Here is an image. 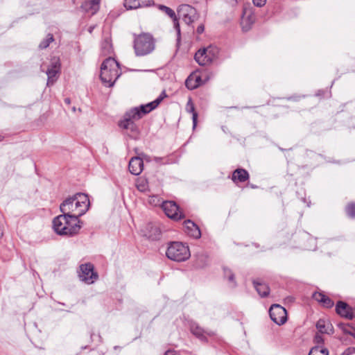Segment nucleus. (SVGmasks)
Returning <instances> with one entry per match:
<instances>
[{
  "instance_id": "nucleus-1",
  "label": "nucleus",
  "mask_w": 355,
  "mask_h": 355,
  "mask_svg": "<svg viewBox=\"0 0 355 355\" xmlns=\"http://www.w3.org/2000/svg\"><path fill=\"white\" fill-rule=\"evenodd\" d=\"M83 222L75 215L60 214L53 220L55 232L64 236L71 237L78 234Z\"/></svg>"
},
{
  "instance_id": "nucleus-2",
  "label": "nucleus",
  "mask_w": 355,
  "mask_h": 355,
  "mask_svg": "<svg viewBox=\"0 0 355 355\" xmlns=\"http://www.w3.org/2000/svg\"><path fill=\"white\" fill-rule=\"evenodd\" d=\"M119 62L112 58H106L101 67L100 78L103 84L111 87L121 76Z\"/></svg>"
},
{
  "instance_id": "nucleus-3",
  "label": "nucleus",
  "mask_w": 355,
  "mask_h": 355,
  "mask_svg": "<svg viewBox=\"0 0 355 355\" xmlns=\"http://www.w3.org/2000/svg\"><path fill=\"white\" fill-rule=\"evenodd\" d=\"M133 46L137 56H144L155 49V40L150 33L135 35Z\"/></svg>"
},
{
  "instance_id": "nucleus-4",
  "label": "nucleus",
  "mask_w": 355,
  "mask_h": 355,
  "mask_svg": "<svg viewBox=\"0 0 355 355\" xmlns=\"http://www.w3.org/2000/svg\"><path fill=\"white\" fill-rule=\"evenodd\" d=\"M139 119V112L136 109H131L125 112L123 119L119 122V126L126 130L130 137L136 139L139 135V130L134 121Z\"/></svg>"
},
{
  "instance_id": "nucleus-5",
  "label": "nucleus",
  "mask_w": 355,
  "mask_h": 355,
  "mask_svg": "<svg viewBox=\"0 0 355 355\" xmlns=\"http://www.w3.org/2000/svg\"><path fill=\"white\" fill-rule=\"evenodd\" d=\"M166 255L172 261L181 262L187 260L191 253L188 245L182 242L174 241L169 243Z\"/></svg>"
},
{
  "instance_id": "nucleus-6",
  "label": "nucleus",
  "mask_w": 355,
  "mask_h": 355,
  "mask_svg": "<svg viewBox=\"0 0 355 355\" xmlns=\"http://www.w3.org/2000/svg\"><path fill=\"white\" fill-rule=\"evenodd\" d=\"M178 13L180 18L188 25L196 21L199 15L196 8L188 4H182L179 6Z\"/></svg>"
},
{
  "instance_id": "nucleus-7",
  "label": "nucleus",
  "mask_w": 355,
  "mask_h": 355,
  "mask_svg": "<svg viewBox=\"0 0 355 355\" xmlns=\"http://www.w3.org/2000/svg\"><path fill=\"white\" fill-rule=\"evenodd\" d=\"M79 277L87 284H93L98 277L96 272L94 271V265L91 263H86L80 266Z\"/></svg>"
},
{
  "instance_id": "nucleus-8",
  "label": "nucleus",
  "mask_w": 355,
  "mask_h": 355,
  "mask_svg": "<svg viewBox=\"0 0 355 355\" xmlns=\"http://www.w3.org/2000/svg\"><path fill=\"white\" fill-rule=\"evenodd\" d=\"M270 319L277 324H284L287 320V311L279 304H272L269 309Z\"/></svg>"
},
{
  "instance_id": "nucleus-9",
  "label": "nucleus",
  "mask_w": 355,
  "mask_h": 355,
  "mask_svg": "<svg viewBox=\"0 0 355 355\" xmlns=\"http://www.w3.org/2000/svg\"><path fill=\"white\" fill-rule=\"evenodd\" d=\"M162 208L165 214L173 220L178 221L184 218V214L174 201L163 202Z\"/></svg>"
},
{
  "instance_id": "nucleus-10",
  "label": "nucleus",
  "mask_w": 355,
  "mask_h": 355,
  "mask_svg": "<svg viewBox=\"0 0 355 355\" xmlns=\"http://www.w3.org/2000/svg\"><path fill=\"white\" fill-rule=\"evenodd\" d=\"M73 199H76V202H74V203L78 209L77 218H79L80 216L85 214L89 209L90 205L89 197L85 193H77L73 196Z\"/></svg>"
},
{
  "instance_id": "nucleus-11",
  "label": "nucleus",
  "mask_w": 355,
  "mask_h": 355,
  "mask_svg": "<svg viewBox=\"0 0 355 355\" xmlns=\"http://www.w3.org/2000/svg\"><path fill=\"white\" fill-rule=\"evenodd\" d=\"M166 96V94L165 92L163 91L155 101L146 105H141L139 107H134L133 109H136L139 112V116H140L141 119L143 115L146 114L155 109Z\"/></svg>"
},
{
  "instance_id": "nucleus-12",
  "label": "nucleus",
  "mask_w": 355,
  "mask_h": 355,
  "mask_svg": "<svg viewBox=\"0 0 355 355\" xmlns=\"http://www.w3.org/2000/svg\"><path fill=\"white\" fill-rule=\"evenodd\" d=\"M60 71V62L58 59H54L51 62L49 67L46 71V74L48 76L47 79V85L51 86L53 85L55 82L57 80L58 74Z\"/></svg>"
},
{
  "instance_id": "nucleus-13",
  "label": "nucleus",
  "mask_w": 355,
  "mask_h": 355,
  "mask_svg": "<svg viewBox=\"0 0 355 355\" xmlns=\"http://www.w3.org/2000/svg\"><path fill=\"white\" fill-rule=\"evenodd\" d=\"M76 199L73 196L65 199L60 205V210L62 214L78 216V209L74 203Z\"/></svg>"
},
{
  "instance_id": "nucleus-14",
  "label": "nucleus",
  "mask_w": 355,
  "mask_h": 355,
  "mask_svg": "<svg viewBox=\"0 0 355 355\" xmlns=\"http://www.w3.org/2000/svg\"><path fill=\"white\" fill-rule=\"evenodd\" d=\"M143 235L152 241L159 240L161 237V230L154 223H148L142 230Z\"/></svg>"
},
{
  "instance_id": "nucleus-15",
  "label": "nucleus",
  "mask_w": 355,
  "mask_h": 355,
  "mask_svg": "<svg viewBox=\"0 0 355 355\" xmlns=\"http://www.w3.org/2000/svg\"><path fill=\"white\" fill-rule=\"evenodd\" d=\"M256 17L251 9L244 8L241 17V24L243 31H248L255 21Z\"/></svg>"
},
{
  "instance_id": "nucleus-16",
  "label": "nucleus",
  "mask_w": 355,
  "mask_h": 355,
  "mask_svg": "<svg viewBox=\"0 0 355 355\" xmlns=\"http://www.w3.org/2000/svg\"><path fill=\"white\" fill-rule=\"evenodd\" d=\"M158 8L164 12L168 17H170L173 21V26L177 33V41H180L181 31L178 19L176 17L175 12L173 10L164 5H159Z\"/></svg>"
},
{
  "instance_id": "nucleus-17",
  "label": "nucleus",
  "mask_w": 355,
  "mask_h": 355,
  "mask_svg": "<svg viewBox=\"0 0 355 355\" xmlns=\"http://www.w3.org/2000/svg\"><path fill=\"white\" fill-rule=\"evenodd\" d=\"M336 311L341 317L348 320L354 318L353 307L349 306L346 302L338 301L336 305Z\"/></svg>"
},
{
  "instance_id": "nucleus-18",
  "label": "nucleus",
  "mask_w": 355,
  "mask_h": 355,
  "mask_svg": "<svg viewBox=\"0 0 355 355\" xmlns=\"http://www.w3.org/2000/svg\"><path fill=\"white\" fill-rule=\"evenodd\" d=\"M185 232L191 237L199 239L201 236V232L199 227L192 220L188 219L184 222Z\"/></svg>"
},
{
  "instance_id": "nucleus-19",
  "label": "nucleus",
  "mask_w": 355,
  "mask_h": 355,
  "mask_svg": "<svg viewBox=\"0 0 355 355\" xmlns=\"http://www.w3.org/2000/svg\"><path fill=\"white\" fill-rule=\"evenodd\" d=\"M144 168L143 159L139 157H132L129 162L128 169L129 171L135 175H139Z\"/></svg>"
},
{
  "instance_id": "nucleus-20",
  "label": "nucleus",
  "mask_w": 355,
  "mask_h": 355,
  "mask_svg": "<svg viewBox=\"0 0 355 355\" xmlns=\"http://www.w3.org/2000/svg\"><path fill=\"white\" fill-rule=\"evenodd\" d=\"M100 2L101 0H88L82 4L81 8L86 13L94 15L99 10Z\"/></svg>"
},
{
  "instance_id": "nucleus-21",
  "label": "nucleus",
  "mask_w": 355,
  "mask_h": 355,
  "mask_svg": "<svg viewBox=\"0 0 355 355\" xmlns=\"http://www.w3.org/2000/svg\"><path fill=\"white\" fill-rule=\"evenodd\" d=\"M195 60L199 65L205 66L211 62V58L205 53V49H199L194 55Z\"/></svg>"
},
{
  "instance_id": "nucleus-22",
  "label": "nucleus",
  "mask_w": 355,
  "mask_h": 355,
  "mask_svg": "<svg viewBox=\"0 0 355 355\" xmlns=\"http://www.w3.org/2000/svg\"><path fill=\"white\" fill-rule=\"evenodd\" d=\"M249 173L245 169L237 168L232 173V180L235 183L244 182L249 179Z\"/></svg>"
},
{
  "instance_id": "nucleus-23",
  "label": "nucleus",
  "mask_w": 355,
  "mask_h": 355,
  "mask_svg": "<svg viewBox=\"0 0 355 355\" xmlns=\"http://www.w3.org/2000/svg\"><path fill=\"white\" fill-rule=\"evenodd\" d=\"M313 298L317 302L321 303L326 308H331L334 303L329 297L320 292H315L313 294Z\"/></svg>"
},
{
  "instance_id": "nucleus-24",
  "label": "nucleus",
  "mask_w": 355,
  "mask_h": 355,
  "mask_svg": "<svg viewBox=\"0 0 355 355\" xmlns=\"http://www.w3.org/2000/svg\"><path fill=\"white\" fill-rule=\"evenodd\" d=\"M202 83V79L201 77L196 74H191L185 81V85L186 87L190 89H196L198 87H199Z\"/></svg>"
},
{
  "instance_id": "nucleus-25",
  "label": "nucleus",
  "mask_w": 355,
  "mask_h": 355,
  "mask_svg": "<svg viewBox=\"0 0 355 355\" xmlns=\"http://www.w3.org/2000/svg\"><path fill=\"white\" fill-rule=\"evenodd\" d=\"M253 285L258 294L261 297H267L269 295L270 288L266 284L262 283L259 280H254Z\"/></svg>"
},
{
  "instance_id": "nucleus-26",
  "label": "nucleus",
  "mask_w": 355,
  "mask_h": 355,
  "mask_svg": "<svg viewBox=\"0 0 355 355\" xmlns=\"http://www.w3.org/2000/svg\"><path fill=\"white\" fill-rule=\"evenodd\" d=\"M191 331L195 335L197 338L202 341H207V338L205 336V334L211 336L213 335L211 332H207L198 324H193L191 326Z\"/></svg>"
},
{
  "instance_id": "nucleus-27",
  "label": "nucleus",
  "mask_w": 355,
  "mask_h": 355,
  "mask_svg": "<svg viewBox=\"0 0 355 355\" xmlns=\"http://www.w3.org/2000/svg\"><path fill=\"white\" fill-rule=\"evenodd\" d=\"M317 329L322 334H330L332 331L331 324L323 319H320L316 323Z\"/></svg>"
},
{
  "instance_id": "nucleus-28",
  "label": "nucleus",
  "mask_w": 355,
  "mask_h": 355,
  "mask_svg": "<svg viewBox=\"0 0 355 355\" xmlns=\"http://www.w3.org/2000/svg\"><path fill=\"white\" fill-rule=\"evenodd\" d=\"M202 49H205V53L209 56L211 62L215 60L219 54V49L216 46L209 45L206 48H202Z\"/></svg>"
},
{
  "instance_id": "nucleus-29",
  "label": "nucleus",
  "mask_w": 355,
  "mask_h": 355,
  "mask_svg": "<svg viewBox=\"0 0 355 355\" xmlns=\"http://www.w3.org/2000/svg\"><path fill=\"white\" fill-rule=\"evenodd\" d=\"M187 110L189 112L192 113V120H193V128H194L197 123L198 114L195 111V107H194V105H193L191 98L189 100V101L187 104Z\"/></svg>"
},
{
  "instance_id": "nucleus-30",
  "label": "nucleus",
  "mask_w": 355,
  "mask_h": 355,
  "mask_svg": "<svg viewBox=\"0 0 355 355\" xmlns=\"http://www.w3.org/2000/svg\"><path fill=\"white\" fill-rule=\"evenodd\" d=\"M309 355H329V352L326 348L315 346L311 349Z\"/></svg>"
},
{
  "instance_id": "nucleus-31",
  "label": "nucleus",
  "mask_w": 355,
  "mask_h": 355,
  "mask_svg": "<svg viewBox=\"0 0 355 355\" xmlns=\"http://www.w3.org/2000/svg\"><path fill=\"white\" fill-rule=\"evenodd\" d=\"M54 41V37H53V35L51 33H49L47 35H46V37L44 38L39 44V49H46L47 47H49V46L50 45V44L51 42H53Z\"/></svg>"
},
{
  "instance_id": "nucleus-32",
  "label": "nucleus",
  "mask_w": 355,
  "mask_h": 355,
  "mask_svg": "<svg viewBox=\"0 0 355 355\" xmlns=\"http://www.w3.org/2000/svg\"><path fill=\"white\" fill-rule=\"evenodd\" d=\"M139 0H125L124 6L128 10L137 9L141 8Z\"/></svg>"
},
{
  "instance_id": "nucleus-33",
  "label": "nucleus",
  "mask_w": 355,
  "mask_h": 355,
  "mask_svg": "<svg viewBox=\"0 0 355 355\" xmlns=\"http://www.w3.org/2000/svg\"><path fill=\"white\" fill-rule=\"evenodd\" d=\"M137 188L141 192H146L148 190V182L146 180H140L137 182Z\"/></svg>"
},
{
  "instance_id": "nucleus-34",
  "label": "nucleus",
  "mask_w": 355,
  "mask_h": 355,
  "mask_svg": "<svg viewBox=\"0 0 355 355\" xmlns=\"http://www.w3.org/2000/svg\"><path fill=\"white\" fill-rule=\"evenodd\" d=\"M224 275L226 277H227L228 280L233 284V286H236V282L234 281V275L232 273L231 270L227 268H223Z\"/></svg>"
},
{
  "instance_id": "nucleus-35",
  "label": "nucleus",
  "mask_w": 355,
  "mask_h": 355,
  "mask_svg": "<svg viewBox=\"0 0 355 355\" xmlns=\"http://www.w3.org/2000/svg\"><path fill=\"white\" fill-rule=\"evenodd\" d=\"M346 212L349 217L355 218V203H349L346 207Z\"/></svg>"
},
{
  "instance_id": "nucleus-36",
  "label": "nucleus",
  "mask_w": 355,
  "mask_h": 355,
  "mask_svg": "<svg viewBox=\"0 0 355 355\" xmlns=\"http://www.w3.org/2000/svg\"><path fill=\"white\" fill-rule=\"evenodd\" d=\"M339 327L343 329V331L345 334L352 335V336H353L355 338V334L349 329V326L347 324H340Z\"/></svg>"
},
{
  "instance_id": "nucleus-37",
  "label": "nucleus",
  "mask_w": 355,
  "mask_h": 355,
  "mask_svg": "<svg viewBox=\"0 0 355 355\" xmlns=\"http://www.w3.org/2000/svg\"><path fill=\"white\" fill-rule=\"evenodd\" d=\"M139 4H141V8L148 7L153 4V0H139Z\"/></svg>"
},
{
  "instance_id": "nucleus-38",
  "label": "nucleus",
  "mask_w": 355,
  "mask_h": 355,
  "mask_svg": "<svg viewBox=\"0 0 355 355\" xmlns=\"http://www.w3.org/2000/svg\"><path fill=\"white\" fill-rule=\"evenodd\" d=\"M355 354V347H349L341 354V355H352Z\"/></svg>"
},
{
  "instance_id": "nucleus-39",
  "label": "nucleus",
  "mask_w": 355,
  "mask_h": 355,
  "mask_svg": "<svg viewBox=\"0 0 355 355\" xmlns=\"http://www.w3.org/2000/svg\"><path fill=\"white\" fill-rule=\"evenodd\" d=\"M252 2L256 6L262 7L266 4V0H252Z\"/></svg>"
},
{
  "instance_id": "nucleus-40",
  "label": "nucleus",
  "mask_w": 355,
  "mask_h": 355,
  "mask_svg": "<svg viewBox=\"0 0 355 355\" xmlns=\"http://www.w3.org/2000/svg\"><path fill=\"white\" fill-rule=\"evenodd\" d=\"M205 31V26L203 24L199 25L196 28V33L198 34H202Z\"/></svg>"
},
{
  "instance_id": "nucleus-41",
  "label": "nucleus",
  "mask_w": 355,
  "mask_h": 355,
  "mask_svg": "<svg viewBox=\"0 0 355 355\" xmlns=\"http://www.w3.org/2000/svg\"><path fill=\"white\" fill-rule=\"evenodd\" d=\"M164 355H176V353L172 350H168L165 352Z\"/></svg>"
},
{
  "instance_id": "nucleus-42",
  "label": "nucleus",
  "mask_w": 355,
  "mask_h": 355,
  "mask_svg": "<svg viewBox=\"0 0 355 355\" xmlns=\"http://www.w3.org/2000/svg\"><path fill=\"white\" fill-rule=\"evenodd\" d=\"M64 103L67 104V105H69L71 103V100L69 98H66L64 99Z\"/></svg>"
},
{
  "instance_id": "nucleus-43",
  "label": "nucleus",
  "mask_w": 355,
  "mask_h": 355,
  "mask_svg": "<svg viewBox=\"0 0 355 355\" xmlns=\"http://www.w3.org/2000/svg\"><path fill=\"white\" fill-rule=\"evenodd\" d=\"M288 100H294V101H297L298 100V97H294V96H292V97H289L288 98Z\"/></svg>"
},
{
  "instance_id": "nucleus-44",
  "label": "nucleus",
  "mask_w": 355,
  "mask_h": 355,
  "mask_svg": "<svg viewBox=\"0 0 355 355\" xmlns=\"http://www.w3.org/2000/svg\"><path fill=\"white\" fill-rule=\"evenodd\" d=\"M238 3V0H234L233 6H235Z\"/></svg>"
},
{
  "instance_id": "nucleus-45",
  "label": "nucleus",
  "mask_w": 355,
  "mask_h": 355,
  "mask_svg": "<svg viewBox=\"0 0 355 355\" xmlns=\"http://www.w3.org/2000/svg\"><path fill=\"white\" fill-rule=\"evenodd\" d=\"M354 318H355V306L353 307Z\"/></svg>"
},
{
  "instance_id": "nucleus-46",
  "label": "nucleus",
  "mask_w": 355,
  "mask_h": 355,
  "mask_svg": "<svg viewBox=\"0 0 355 355\" xmlns=\"http://www.w3.org/2000/svg\"><path fill=\"white\" fill-rule=\"evenodd\" d=\"M159 159H161V158H160V157H155V160H156V161L159 160Z\"/></svg>"
},
{
  "instance_id": "nucleus-47",
  "label": "nucleus",
  "mask_w": 355,
  "mask_h": 355,
  "mask_svg": "<svg viewBox=\"0 0 355 355\" xmlns=\"http://www.w3.org/2000/svg\"><path fill=\"white\" fill-rule=\"evenodd\" d=\"M3 234L0 232V238L2 236Z\"/></svg>"
},
{
  "instance_id": "nucleus-48",
  "label": "nucleus",
  "mask_w": 355,
  "mask_h": 355,
  "mask_svg": "<svg viewBox=\"0 0 355 355\" xmlns=\"http://www.w3.org/2000/svg\"><path fill=\"white\" fill-rule=\"evenodd\" d=\"M176 355H178V354L176 353Z\"/></svg>"
}]
</instances>
